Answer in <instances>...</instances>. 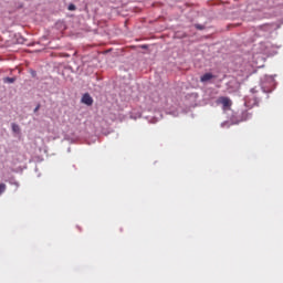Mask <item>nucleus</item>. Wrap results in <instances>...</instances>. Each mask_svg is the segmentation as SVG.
I'll use <instances>...</instances> for the list:
<instances>
[{
    "label": "nucleus",
    "mask_w": 283,
    "mask_h": 283,
    "mask_svg": "<svg viewBox=\"0 0 283 283\" xmlns=\"http://www.w3.org/2000/svg\"><path fill=\"white\" fill-rule=\"evenodd\" d=\"M217 104L221 105V109L229 111L231 109V99L229 97L221 96L217 98Z\"/></svg>",
    "instance_id": "obj_1"
},
{
    "label": "nucleus",
    "mask_w": 283,
    "mask_h": 283,
    "mask_svg": "<svg viewBox=\"0 0 283 283\" xmlns=\"http://www.w3.org/2000/svg\"><path fill=\"white\" fill-rule=\"evenodd\" d=\"M81 103L85 104L86 106L93 105V97L88 94H83V97H81Z\"/></svg>",
    "instance_id": "obj_2"
},
{
    "label": "nucleus",
    "mask_w": 283,
    "mask_h": 283,
    "mask_svg": "<svg viewBox=\"0 0 283 283\" xmlns=\"http://www.w3.org/2000/svg\"><path fill=\"white\" fill-rule=\"evenodd\" d=\"M214 78V75L212 73H205L202 76H200V83H208Z\"/></svg>",
    "instance_id": "obj_3"
},
{
    "label": "nucleus",
    "mask_w": 283,
    "mask_h": 283,
    "mask_svg": "<svg viewBox=\"0 0 283 283\" xmlns=\"http://www.w3.org/2000/svg\"><path fill=\"white\" fill-rule=\"evenodd\" d=\"M15 82L14 77H4V83L7 84H13Z\"/></svg>",
    "instance_id": "obj_4"
},
{
    "label": "nucleus",
    "mask_w": 283,
    "mask_h": 283,
    "mask_svg": "<svg viewBox=\"0 0 283 283\" xmlns=\"http://www.w3.org/2000/svg\"><path fill=\"white\" fill-rule=\"evenodd\" d=\"M6 185L4 184H0V196L2 195V193H4V190H6Z\"/></svg>",
    "instance_id": "obj_5"
},
{
    "label": "nucleus",
    "mask_w": 283,
    "mask_h": 283,
    "mask_svg": "<svg viewBox=\"0 0 283 283\" xmlns=\"http://www.w3.org/2000/svg\"><path fill=\"white\" fill-rule=\"evenodd\" d=\"M67 10L69 11H75L76 10V6L75 4H69Z\"/></svg>",
    "instance_id": "obj_6"
},
{
    "label": "nucleus",
    "mask_w": 283,
    "mask_h": 283,
    "mask_svg": "<svg viewBox=\"0 0 283 283\" xmlns=\"http://www.w3.org/2000/svg\"><path fill=\"white\" fill-rule=\"evenodd\" d=\"M12 130H13L14 133H18V132H19V125L12 124Z\"/></svg>",
    "instance_id": "obj_7"
},
{
    "label": "nucleus",
    "mask_w": 283,
    "mask_h": 283,
    "mask_svg": "<svg viewBox=\"0 0 283 283\" xmlns=\"http://www.w3.org/2000/svg\"><path fill=\"white\" fill-rule=\"evenodd\" d=\"M40 109V105H36L35 108L33 109V113H36Z\"/></svg>",
    "instance_id": "obj_8"
},
{
    "label": "nucleus",
    "mask_w": 283,
    "mask_h": 283,
    "mask_svg": "<svg viewBox=\"0 0 283 283\" xmlns=\"http://www.w3.org/2000/svg\"><path fill=\"white\" fill-rule=\"evenodd\" d=\"M196 29L202 30V27H201L200 24H197V25H196Z\"/></svg>",
    "instance_id": "obj_9"
}]
</instances>
